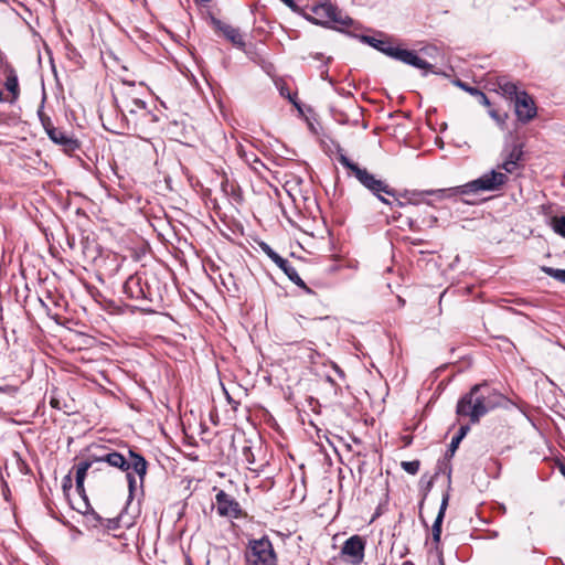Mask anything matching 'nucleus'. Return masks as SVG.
Returning a JSON list of instances; mask_svg holds the SVG:
<instances>
[{
    "label": "nucleus",
    "instance_id": "obj_1",
    "mask_svg": "<svg viewBox=\"0 0 565 565\" xmlns=\"http://www.w3.org/2000/svg\"><path fill=\"white\" fill-rule=\"evenodd\" d=\"M504 403V395L483 382L473 385L459 398L456 414L459 417H468L471 424H478L483 416Z\"/></svg>",
    "mask_w": 565,
    "mask_h": 565
},
{
    "label": "nucleus",
    "instance_id": "obj_2",
    "mask_svg": "<svg viewBox=\"0 0 565 565\" xmlns=\"http://www.w3.org/2000/svg\"><path fill=\"white\" fill-rule=\"evenodd\" d=\"M508 181L507 174L494 170L484 173L480 178L472 180L463 185L448 189L426 190L419 194L437 195L439 199L476 194L481 191H497Z\"/></svg>",
    "mask_w": 565,
    "mask_h": 565
},
{
    "label": "nucleus",
    "instance_id": "obj_3",
    "mask_svg": "<svg viewBox=\"0 0 565 565\" xmlns=\"http://www.w3.org/2000/svg\"><path fill=\"white\" fill-rule=\"evenodd\" d=\"M311 12L313 17H309L308 20L315 24L331 26L341 32L347 31L349 28H358V23L330 0H323L313 6Z\"/></svg>",
    "mask_w": 565,
    "mask_h": 565
},
{
    "label": "nucleus",
    "instance_id": "obj_4",
    "mask_svg": "<svg viewBox=\"0 0 565 565\" xmlns=\"http://www.w3.org/2000/svg\"><path fill=\"white\" fill-rule=\"evenodd\" d=\"M339 162L350 170L359 182L373 194L385 193L390 196H396L397 191L390 188L384 181L376 179L374 174L370 173L365 168L351 161L345 154L340 153L338 157Z\"/></svg>",
    "mask_w": 565,
    "mask_h": 565
},
{
    "label": "nucleus",
    "instance_id": "obj_5",
    "mask_svg": "<svg viewBox=\"0 0 565 565\" xmlns=\"http://www.w3.org/2000/svg\"><path fill=\"white\" fill-rule=\"evenodd\" d=\"M245 565H278V557L268 536L248 541L244 553Z\"/></svg>",
    "mask_w": 565,
    "mask_h": 565
},
{
    "label": "nucleus",
    "instance_id": "obj_6",
    "mask_svg": "<svg viewBox=\"0 0 565 565\" xmlns=\"http://www.w3.org/2000/svg\"><path fill=\"white\" fill-rule=\"evenodd\" d=\"M99 448L103 450L102 452L90 454L88 458L90 459L92 463L106 462L110 467L118 468L119 470L126 472L129 491L128 501H130L134 498V493L137 488V479L131 472H128L127 458L120 452L114 450L105 451L102 447Z\"/></svg>",
    "mask_w": 565,
    "mask_h": 565
},
{
    "label": "nucleus",
    "instance_id": "obj_7",
    "mask_svg": "<svg viewBox=\"0 0 565 565\" xmlns=\"http://www.w3.org/2000/svg\"><path fill=\"white\" fill-rule=\"evenodd\" d=\"M260 249L287 275V277L298 287L302 288L306 292L310 294L311 289L306 285V282L301 279L296 268L291 265V263L281 257L278 253H276L267 243H259Z\"/></svg>",
    "mask_w": 565,
    "mask_h": 565
},
{
    "label": "nucleus",
    "instance_id": "obj_8",
    "mask_svg": "<svg viewBox=\"0 0 565 565\" xmlns=\"http://www.w3.org/2000/svg\"><path fill=\"white\" fill-rule=\"evenodd\" d=\"M215 505L218 515L228 519H239L243 516V510L239 502L224 490L215 494Z\"/></svg>",
    "mask_w": 565,
    "mask_h": 565
},
{
    "label": "nucleus",
    "instance_id": "obj_9",
    "mask_svg": "<svg viewBox=\"0 0 565 565\" xmlns=\"http://www.w3.org/2000/svg\"><path fill=\"white\" fill-rule=\"evenodd\" d=\"M513 102L515 115L519 121L526 124L536 116L537 109L535 103L525 90H522Z\"/></svg>",
    "mask_w": 565,
    "mask_h": 565
},
{
    "label": "nucleus",
    "instance_id": "obj_10",
    "mask_svg": "<svg viewBox=\"0 0 565 565\" xmlns=\"http://www.w3.org/2000/svg\"><path fill=\"white\" fill-rule=\"evenodd\" d=\"M211 23L218 34L223 35L236 49H245L244 35L235 28L217 18L211 17Z\"/></svg>",
    "mask_w": 565,
    "mask_h": 565
},
{
    "label": "nucleus",
    "instance_id": "obj_11",
    "mask_svg": "<svg viewBox=\"0 0 565 565\" xmlns=\"http://www.w3.org/2000/svg\"><path fill=\"white\" fill-rule=\"evenodd\" d=\"M388 56L407 65L424 70V74H427V71L433 67L431 64L419 57L415 51L395 47L393 52H388Z\"/></svg>",
    "mask_w": 565,
    "mask_h": 565
},
{
    "label": "nucleus",
    "instance_id": "obj_12",
    "mask_svg": "<svg viewBox=\"0 0 565 565\" xmlns=\"http://www.w3.org/2000/svg\"><path fill=\"white\" fill-rule=\"evenodd\" d=\"M365 550V541L360 535H352L342 545L341 553L351 557L353 565H359L363 562Z\"/></svg>",
    "mask_w": 565,
    "mask_h": 565
},
{
    "label": "nucleus",
    "instance_id": "obj_13",
    "mask_svg": "<svg viewBox=\"0 0 565 565\" xmlns=\"http://www.w3.org/2000/svg\"><path fill=\"white\" fill-rule=\"evenodd\" d=\"M124 292L134 300L150 299L149 288H143L142 278L139 275H132L125 281Z\"/></svg>",
    "mask_w": 565,
    "mask_h": 565
},
{
    "label": "nucleus",
    "instance_id": "obj_14",
    "mask_svg": "<svg viewBox=\"0 0 565 565\" xmlns=\"http://www.w3.org/2000/svg\"><path fill=\"white\" fill-rule=\"evenodd\" d=\"M349 111L341 109H332L333 118L341 125L356 126L359 118L362 116V109L354 102L350 103Z\"/></svg>",
    "mask_w": 565,
    "mask_h": 565
},
{
    "label": "nucleus",
    "instance_id": "obj_15",
    "mask_svg": "<svg viewBox=\"0 0 565 565\" xmlns=\"http://www.w3.org/2000/svg\"><path fill=\"white\" fill-rule=\"evenodd\" d=\"M503 161L499 167L507 172L512 173L515 170L518 162L522 159V145L513 143L510 148H505L503 150Z\"/></svg>",
    "mask_w": 565,
    "mask_h": 565
},
{
    "label": "nucleus",
    "instance_id": "obj_16",
    "mask_svg": "<svg viewBox=\"0 0 565 565\" xmlns=\"http://www.w3.org/2000/svg\"><path fill=\"white\" fill-rule=\"evenodd\" d=\"M129 458L127 459L128 471L132 469L138 476L140 488L143 487L145 478L147 475L148 462L145 457L132 449H128Z\"/></svg>",
    "mask_w": 565,
    "mask_h": 565
},
{
    "label": "nucleus",
    "instance_id": "obj_17",
    "mask_svg": "<svg viewBox=\"0 0 565 565\" xmlns=\"http://www.w3.org/2000/svg\"><path fill=\"white\" fill-rule=\"evenodd\" d=\"M448 502H449V493L446 492L443 495V500H441V503H440V507H439L438 514H437V516H436V519H435V521L433 523V526H431L433 542L436 544V546H438V544L440 543L441 525H443L445 513H446V510H447V507H448Z\"/></svg>",
    "mask_w": 565,
    "mask_h": 565
},
{
    "label": "nucleus",
    "instance_id": "obj_18",
    "mask_svg": "<svg viewBox=\"0 0 565 565\" xmlns=\"http://www.w3.org/2000/svg\"><path fill=\"white\" fill-rule=\"evenodd\" d=\"M52 141L61 146L65 152H74L79 148L78 140L61 129H58L56 135L52 137Z\"/></svg>",
    "mask_w": 565,
    "mask_h": 565
},
{
    "label": "nucleus",
    "instance_id": "obj_19",
    "mask_svg": "<svg viewBox=\"0 0 565 565\" xmlns=\"http://www.w3.org/2000/svg\"><path fill=\"white\" fill-rule=\"evenodd\" d=\"M497 84L501 94L504 97L510 98L511 100H515L516 96L522 92L519 89L518 84L515 82L510 81L505 76L499 77Z\"/></svg>",
    "mask_w": 565,
    "mask_h": 565
},
{
    "label": "nucleus",
    "instance_id": "obj_20",
    "mask_svg": "<svg viewBox=\"0 0 565 565\" xmlns=\"http://www.w3.org/2000/svg\"><path fill=\"white\" fill-rule=\"evenodd\" d=\"M360 40H361V42L369 44L370 46L384 53L387 56H388V52H393L395 49V46H393L390 41L380 40L374 36L361 35Z\"/></svg>",
    "mask_w": 565,
    "mask_h": 565
},
{
    "label": "nucleus",
    "instance_id": "obj_21",
    "mask_svg": "<svg viewBox=\"0 0 565 565\" xmlns=\"http://www.w3.org/2000/svg\"><path fill=\"white\" fill-rule=\"evenodd\" d=\"M4 74L7 77L4 86H6L7 90H9L12 95L10 103H14L18 99L19 94H20L19 81H18L17 73H15L14 68L11 67L7 72H4Z\"/></svg>",
    "mask_w": 565,
    "mask_h": 565
},
{
    "label": "nucleus",
    "instance_id": "obj_22",
    "mask_svg": "<svg viewBox=\"0 0 565 565\" xmlns=\"http://www.w3.org/2000/svg\"><path fill=\"white\" fill-rule=\"evenodd\" d=\"M470 430L469 425H462L460 426L457 434L452 437L449 446H448V452H451V455H455L456 450L458 449L461 440L466 437L468 431Z\"/></svg>",
    "mask_w": 565,
    "mask_h": 565
},
{
    "label": "nucleus",
    "instance_id": "obj_23",
    "mask_svg": "<svg viewBox=\"0 0 565 565\" xmlns=\"http://www.w3.org/2000/svg\"><path fill=\"white\" fill-rule=\"evenodd\" d=\"M92 466H93V463L89 458L85 461H81L76 466V476H75L76 488L82 487V483H84V481H85L87 471Z\"/></svg>",
    "mask_w": 565,
    "mask_h": 565
},
{
    "label": "nucleus",
    "instance_id": "obj_24",
    "mask_svg": "<svg viewBox=\"0 0 565 565\" xmlns=\"http://www.w3.org/2000/svg\"><path fill=\"white\" fill-rule=\"evenodd\" d=\"M417 195V193H413L412 196H409V193L405 191L404 193L396 194L394 204L398 207H404L406 204H418L419 200L413 199V196Z\"/></svg>",
    "mask_w": 565,
    "mask_h": 565
},
{
    "label": "nucleus",
    "instance_id": "obj_25",
    "mask_svg": "<svg viewBox=\"0 0 565 565\" xmlns=\"http://www.w3.org/2000/svg\"><path fill=\"white\" fill-rule=\"evenodd\" d=\"M76 491L83 499V508H78L77 510L84 514L92 513L97 516V514L95 513V511L93 510V508L89 504L88 498L85 492L84 483H82L81 488H76Z\"/></svg>",
    "mask_w": 565,
    "mask_h": 565
},
{
    "label": "nucleus",
    "instance_id": "obj_26",
    "mask_svg": "<svg viewBox=\"0 0 565 565\" xmlns=\"http://www.w3.org/2000/svg\"><path fill=\"white\" fill-rule=\"evenodd\" d=\"M542 271L557 281L565 284V269L543 266Z\"/></svg>",
    "mask_w": 565,
    "mask_h": 565
},
{
    "label": "nucleus",
    "instance_id": "obj_27",
    "mask_svg": "<svg viewBox=\"0 0 565 565\" xmlns=\"http://www.w3.org/2000/svg\"><path fill=\"white\" fill-rule=\"evenodd\" d=\"M241 51H243L246 56L255 62V63H260L263 61V56L262 54L258 52L257 47L255 45H246L245 44V49H239Z\"/></svg>",
    "mask_w": 565,
    "mask_h": 565
},
{
    "label": "nucleus",
    "instance_id": "obj_28",
    "mask_svg": "<svg viewBox=\"0 0 565 565\" xmlns=\"http://www.w3.org/2000/svg\"><path fill=\"white\" fill-rule=\"evenodd\" d=\"M552 227L556 234L565 238V215L553 217Z\"/></svg>",
    "mask_w": 565,
    "mask_h": 565
},
{
    "label": "nucleus",
    "instance_id": "obj_29",
    "mask_svg": "<svg viewBox=\"0 0 565 565\" xmlns=\"http://www.w3.org/2000/svg\"><path fill=\"white\" fill-rule=\"evenodd\" d=\"M126 107L128 108V111L130 114H136L140 109H146L147 104H146V102H143L141 99L135 98V99H131L129 102V104L126 105Z\"/></svg>",
    "mask_w": 565,
    "mask_h": 565
},
{
    "label": "nucleus",
    "instance_id": "obj_30",
    "mask_svg": "<svg viewBox=\"0 0 565 565\" xmlns=\"http://www.w3.org/2000/svg\"><path fill=\"white\" fill-rule=\"evenodd\" d=\"M401 466L407 473L416 475L419 470L420 462L419 460L402 461Z\"/></svg>",
    "mask_w": 565,
    "mask_h": 565
},
{
    "label": "nucleus",
    "instance_id": "obj_31",
    "mask_svg": "<svg viewBox=\"0 0 565 565\" xmlns=\"http://www.w3.org/2000/svg\"><path fill=\"white\" fill-rule=\"evenodd\" d=\"M489 115L490 117L501 127L504 126L505 124V119L508 118V115L507 114H500L498 110L495 109H490L489 110Z\"/></svg>",
    "mask_w": 565,
    "mask_h": 565
},
{
    "label": "nucleus",
    "instance_id": "obj_32",
    "mask_svg": "<svg viewBox=\"0 0 565 565\" xmlns=\"http://www.w3.org/2000/svg\"><path fill=\"white\" fill-rule=\"evenodd\" d=\"M457 86H459L460 88H462L463 90L468 92L470 95L472 96H476V92L475 90H479L478 87L476 86H470L469 84L458 79L456 82Z\"/></svg>",
    "mask_w": 565,
    "mask_h": 565
},
{
    "label": "nucleus",
    "instance_id": "obj_33",
    "mask_svg": "<svg viewBox=\"0 0 565 565\" xmlns=\"http://www.w3.org/2000/svg\"><path fill=\"white\" fill-rule=\"evenodd\" d=\"M0 393L9 396H15L18 387L13 385H0Z\"/></svg>",
    "mask_w": 565,
    "mask_h": 565
},
{
    "label": "nucleus",
    "instance_id": "obj_34",
    "mask_svg": "<svg viewBox=\"0 0 565 565\" xmlns=\"http://www.w3.org/2000/svg\"><path fill=\"white\" fill-rule=\"evenodd\" d=\"M39 119L44 129L51 128L54 126L51 118L42 111H39Z\"/></svg>",
    "mask_w": 565,
    "mask_h": 565
},
{
    "label": "nucleus",
    "instance_id": "obj_35",
    "mask_svg": "<svg viewBox=\"0 0 565 565\" xmlns=\"http://www.w3.org/2000/svg\"><path fill=\"white\" fill-rule=\"evenodd\" d=\"M476 92V98H477V102L483 106H490V100L489 98L487 97V95L482 92V90H475Z\"/></svg>",
    "mask_w": 565,
    "mask_h": 565
},
{
    "label": "nucleus",
    "instance_id": "obj_36",
    "mask_svg": "<svg viewBox=\"0 0 565 565\" xmlns=\"http://www.w3.org/2000/svg\"><path fill=\"white\" fill-rule=\"evenodd\" d=\"M243 456L247 463L253 465L255 462L254 454L252 451V448L249 446H245L243 448Z\"/></svg>",
    "mask_w": 565,
    "mask_h": 565
},
{
    "label": "nucleus",
    "instance_id": "obj_37",
    "mask_svg": "<svg viewBox=\"0 0 565 565\" xmlns=\"http://www.w3.org/2000/svg\"><path fill=\"white\" fill-rule=\"evenodd\" d=\"M11 67L12 65L8 62L6 54L0 50V71L4 73Z\"/></svg>",
    "mask_w": 565,
    "mask_h": 565
},
{
    "label": "nucleus",
    "instance_id": "obj_38",
    "mask_svg": "<svg viewBox=\"0 0 565 565\" xmlns=\"http://www.w3.org/2000/svg\"><path fill=\"white\" fill-rule=\"evenodd\" d=\"M72 488V478L71 475H67L63 479V489L66 491L67 489Z\"/></svg>",
    "mask_w": 565,
    "mask_h": 565
},
{
    "label": "nucleus",
    "instance_id": "obj_39",
    "mask_svg": "<svg viewBox=\"0 0 565 565\" xmlns=\"http://www.w3.org/2000/svg\"><path fill=\"white\" fill-rule=\"evenodd\" d=\"M44 130H45L46 135L49 136V138L52 140V137H54V135H56L58 128L53 126V127L46 128Z\"/></svg>",
    "mask_w": 565,
    "mask_h": 565
},
{
    "label": "nucleus",
    "instance_id": "obj_40",
    "mask_svg": "<svg viewBox=\"0 0 565 565\" xmlns=\"http://www.w3.org/2000/svg\"><path fill=\"white\" fill-rule=\"evenodd\" d=\"M332 367L340 379H344V372L342 369H340L335 363L332 364Z\"/></svg>",
    "mask_w": 565,
    "mask_h": 565
},
{
    "label": "nucleus",
    "instance_id": "obj_41",
    "mask_svg": "<svg viewBox=\"0 0 565 565\" xmlns=\"http://www.w3.org/2000/svg\"><path fill=\"white\" fill-rule=\"evenodd\" d=\"M50 404L53 408H56V409H61V404H60V401L57 398H54L52 397L51 401H50Z\"/></svg>",
    "mask_w": 565,
    "mask_h": 565
},
{
    "label": "nucleus",
    "instance_id": "obj_42",
    "mask_svg": "<svg viewBox=\"0 0 565 565\" xmlns=\"http://www.w3.org/2000/svg\"><path fill=\"white\" fill-rule=\"evenodd\" d=\"M406 222H407L408 227H409L412 231H415V230H416V228H415V226H416V222H415L412 217H407Z\"/></svg>",
    "mask_w": 565,
    "mask_h": 565
},
{
    "label": "nucleus",
    "instance_id": "obj_43",
    "mask_svg": "<svg viewBox=\"0 0 565 565\" xmlns=\"http://www.w3.org/2000/svg\"><path fill=\"white\" fill-rule=\"evenodd\" d=\"M287 7H289L290 9H296L297 6L295 3L294 0H281Z\"/></svg>",
    "mask_w": 565,
    "mask_h": 565
},
{
    "label": "nucleus",
    "instance_id": "obj_44",
    "mask_svg": "<svg viewBox=\"0 0 565 565\" xmlns=\"http://www.w3.org/2000/svg\"><path fill=\"white\" fill-rule=\"evenodd\" d=\"M381 202L385 203V204H390L392 205L393 203L390 202L387 199H385V196H382L381 193L379 194H374Z\"/></svg>",
    "mask_w": 565,
    "mask_h": 565
},
{
    "label": "nucleus",
    "instance_id": "obj_45",
    "mask_svg": "<svg viewBox=\"0 0 565 565\" xmlns=\"http://www.w3.org/2000/svg\"><path fill=\"white\" fill-rule=\"evenodd\" d=\"M326 381H327L328 383H330V385L334 386V387H335V391H337L338 388H340V387L337 385V383L334 382V380H333L331 376H329V375H328V376L326 377Z\"/></svg>",
    "mask_w": 565,
    "mask_h": 565
},
{
    "label": "nucleus",
    "instance_id": "obj_46",
    "mask_svg": "<svg viewBox=\"0 0 565 565\" xmlns=\"http://www.w3.org/2000/svg\"><path fill=\"white\" fill-rule=\"evenodd\" d=\"M227 180L222 182V188L224 191H226Z\"/></svg>",
    "mask_w": 565,
    "mask_h": 565
},
{
    "label": "nucleus",
    "instance_id": "obj_47",
    "mask_svg": "<svg viewBox=\"0 0 565 565\" xmlns=\"http://www.w3.org/2000/svg\"><path fill=\"white\" fill-rule=\"evenodd\" d=\"M452 456H454V455H451V452H448V451L446 452V457H447V458H451Z\"/></svg>",
    "mask_w": 565,
    "mask_h": 565
},
{
    "label": "nucleus",
    "instance_id": "obj_48",
    "mask_svg": "<svg viewBox=\"0 0 565 565\" xmlns=\"http://www.w3.org/2000/svg\"><path fill=\"white\" fill-rule=\"evenodd\" d=\"M439 564H440V565H445L444 559H443V557H441V556H440V558H439Z\"/></svg>",
    "mask_w": 565,
    "mask_h": 565
},
{
    "label": "nucleus",
    "instance_id": "obj_49",
    "mask_svg": "<svg viewBox=\"0 0 565 565\" xmlns=\"http://www.w3.org/2000/svg\"><path fill=\"white\" fill-rule=\"evenodd\" d=\"M0 102H3V94L1 90H0Z\"/></svg>",
    "mask_w": 565,
    "mask_h": 565
},
{
    "label": "nucleus",
    "instance_id": "obj_50",
    "mask_svg": "<svg viewBox=\"0 0 565 565\" xmlns=\"http://www.w3.org/2000/svg\"><path fill=\"white\" fill-rule=\"evenodd\" d=\"M450 473H451V469L449 468V470H448V480H450Z\"/></svg>",
    "mask_w": 565,
    "mask_h": 565
},
{
    "label": "nucleus",
    "instance_id": "obj_51",
    "mask_svg": "<svg viewBox=\"0 0 565 565\" xmlns=\"http://www.w3.org/2000/svg\"><path fill=\"white\" fill-rule=\"evenodd\" d=\"M327 76H328V73H327V72L322 73V77H323V78H326Z\"/></svg>",
    "mask_w": 565,
    "mask_h": 565
},
{
    "label": "nucleus",
    "instance_id": "obj_52",
    "mask_svg": "<svg viewBox=\"0 0 565 565\" xmlns=\"http://www.w3.org/2000/svg\"><path fill=\"white\" fill-rule=\"evenodd\" d=\"M562 472H563V475H564V477H565V469H564V468L562 469Z\"/></svg>",
    "mask_w": 565,
    "mask_h": 565
},
{
    "label": "nucleus",
    "instance_id": "obj_53",
    "mask_svg": "<svg viewBox=\"0 0 565 565\" xmlns=\"http://www.w3.org/2000/svg\"><path fill=\"white\" fill-rule=\"evenodd\" d=\"M381 565H386L385 563H382Z\"/></svg>",
    "mask_w": 565,
    "mask_h": 565
}]
</instances>
